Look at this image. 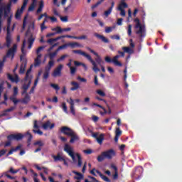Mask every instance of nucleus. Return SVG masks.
<instances>
[{"label":"nucleus","mask_w":182,"mask_h":182,"mask_svg":"<svg viewBox=\"0 0 182 182\" xmlns=\"http://www.w3.org/2000/svg\"><path fill=\"white\" fill-rule=\"evenodd\" d=\"M26 25H28V29L26 34L25 39L23 42V46L21 48L22 53H25V46H26V43L28 44V49H32V46L35 42V37H33V33L35 32H38V30L35 28V20L32 19V18L26 16L24 17L23 21V29L26 27Z\"/></svg>","instance_id":"f257e3e1"},{"label":"nucleus","mask_w":182,"mask_h":182,"mask_svg":"<svg viewBox=\"0 0 182 182\" xmlns=\"http://www.w3.org/2000/svg\"><path fill=\"white\" fill-rule=\"evenodd\" d=\"M64 150L66 151V153H68L69 156H70L74 163H76V161H77V166L79 167H82V156H80V154L75 153L73 151V147L70 146L68 144H65Z\"/></svg>","instance_id":"f03ea898"},{"label":"nucleus","mask_w":182,"mask_h":182,"mask_svg":"<svg viewBox=\"0 0 182 182\" xmlns=\"http://www.w3.org/2000/svg\"><path fill=\"white\" fill-rule=\"evenodd\" d=\"M116 156V152L113 149H109L108 151H105L102 152L100 156L97 157L98 161H103L105 159H108L110 160V159H113Z\"/></svg>","instance_id":"7ed1b4c3"},{"label":"nucleus","mask_w":182,"mask_h":182,"mask_svg":"<svg viewBox=\"0 0 182 182\" xmlns=\"http://www.w3.org/2000/svg\"><path fill=\"white\" fill-rule=\"evenodd\" d=\"M134 22L136 23V25L134 26V31L136 35H139V36L142 38V36H144V26L140 23V20H139V18H135Z\"/></svg>","instance_id":"20e7f679"},{"label":"nucleus","mask_w":182,"mask_h":182,"mask_svg":"<svg viewBox=\"0 0 182 182\" xmlns=\"http://www.w3.org/2000/svg\"><path fill=\"white\" fill-rule=\"evenodd\" d=\"M32 70V67L30 68L29 70H27L26 74V80H25V84L23 85V89L24 92L23 93H26V90L29 89V86L31 85V80H32V75H31V72Z\"/></svg>","instance_id":"39448f33"},{"label":"nucleus","mask_w":182,"mask_h":182,"mask_svg":"<svg viewBox=\"0 0 182 182\" xmlns=\"http://www.w3.org/2000/svg\"><path fill=\"white\" fill-rule=\"evenodd\" d=\"M25 136H28V140L31 141L32 140V134L29 133V132H27L24 135L22 134H14L11 135H9L8 136L9 140H21V139H23Z\"/></svg>","instance_id":"423d86ee"},{"label":"nucleus","mask_w":182,"mask_h":182,"mask_svg":"<svg viewBox=\"0 0 182 182\" xmlns=\"http://www.w3.org/2000/svg\"><path fill=\"white\" fill-rule=\"evenodd\" d=\"M46 48V46H41L36 50V53L37 57L35 58L34 66H39L42 63V53L41 52Z\"/></svg>","instance_id":"0eeeda50"},{"label":"nucleus","mask_w":182,"mask_h":182,"mask_svg":"<svg viewBox=\"0 0 182 182\" xmlns=\"http://www.w3.org/2000/svg\"><path fill=\"white\" fill-rule=\"evenodd\" d=\"M82 56L86 58L90 62V63H92V65L93 66L92 67V70H94L95 72H100V69H99V68H97V63H96V61H94L93 58H92L90 55L84 52V53L82 54Z\"/></svg>","instance_id":"6e6552de"},{"label":"nucleus","mask_w":182,"mask_h":182,"mask_svg":"<svg viewBox=\"0 0 182 182\" xmlns=\"http://www.w3.org/2000/svg\"><path fill=\"white\" fill-rule=\"evenodd\" d=\"M82 56L86 58L90 62V63H92V65L93 66L92 67V70H94L95 72H100V69H99V68H97V63H96V61H94L93 58H92L90 55L84 52V53L82 54Z\"/></svg>","instance_id":"1a4fd4ad"},{"label":"nucleus","mask_w":182,"mask_h":182,"mask_svg":"<svg viewBox=\"0 0 182 182\" xmlns=\"http://www.w3.org/2000/svg\"><path fill=\"white\" fill-rule=\"evenodd\" d=\"M41 121L35 120L33 122V133H35V134H39V136H42V134H43V132L39 129V127H41Z\"/></svg>","instance_id":"9d476101"},{"label":"nucleus","mask_w":182,"mask_h":182,"mask_svg":"<svg viewBox=\"0 0 182 182\" xmlns=\"http://www.w3.org/2000/svg\"><path fill=\"white\" fill-rule=\"evenodd\" d=\"M28 2H29V0H23L21 8L18 9L16 12V14H15L16 19H19L21 16H22V14H23V11H25V8H26V5H28Z\"/></svg>","instance_id":"9b49d317"},{"label":"nucleus","mask_w":182,"mask_h":182,"mask_svg":"<svg viewBox=\"0 0 182 182\" xmlns=\"http://www.w3.org/2000/svg\"><path fill=\"white\" fill-rule=\"evenodd\" d=\"M62 70H63V65L60 64L54 69L51 73V76L53 77H60L62 76Z\"/></svg>","instance_id":"f8f14e48"},{"label":"nucleus","mask_w":182,"mask_h":182,"mask_svg":"<svg viewBox=\"0 0 182 182\" xmlns=\"http://www.w3.org/2000/svg\"><path fill=\"white\" fill-rule=\"evenodd\" d=\"M18 93H19V90L17 87H14L13 89V95L10 97V100L13 102L14 105H18L21 102V100L16 99V96H18Z\"/></svg>","instance_id":"ddd939ff"},{"label":"nucleus","mask_w":182,"mask_h":182,"mask_svg":"<svg viewBox=\"0 0 182 182\" xmlns=\"http://www.w3.org/2000/svg\"><path fill=\"white\" fill-rule=\"evenodd\" d=\"M16 49H18V45L14 44L13 48H11L7 53H6V58H10L11 60L15 58V53H16Z\"/></svg>","instance_id":"4468645a"},{"label":"nucleus","mask_w":182,"mask_h":182,"mask_svg":"<svg viewBox=\"0 0 182 182\" xmlns=\"http://www.w3.org/2000/svg\"><path fill=\"white\" fill-rule=\"evenodd\" d=\"M92 136L96 139L99 144H102V143H103V140H105V134H103L94 133Z\"/></svg>","instance_id":"2eb2a0df"},{"label":"nucleus","mask_w":182,"mask_h":182,"mask_svg":"<svg viewBox=\"0 0 182 182\" xmlns=\"http://www.w3.org/2000/svg\"><path fill=\"white\" fill-rule=\"evenodd\" d=\"M67 102L70 105V109L72 114L75 116V114H76L75 111V100L70 97V99H67Z\"/></svg>","instance_id":"dca6fc26"},{"label":"nucleus","mask_w":182,"mask_h":182,"mask_svg":"<svg viewBox=\"0 0 182 182\" xmlns=\"http://www.w3.org/2000/svg\"><path fill=\"white\" fill-rule=\"evenodd\" d=\"M59 39H62L61 36L57 37L55 38H50L49 40L47 41V43H49L50 45H53L49 49H48V52H50V50H52V49H53V48H55V46H56V44H53L55 43V42H56L57 41H59Z\"/></svg>","instance_id":"f3484780"},{"label":"nucleus","mask_w":182,"mask_h":182,"mask_svg":"<svg viewBox=\"0 0 182 182\" xmlns=\"http://www.w3.org/2000/svg\"><path fill=\"white\" fill-rule=\"evenodd\" d=\"M61 133H63V134H66V136H73V132L70 128H68L67 127H63L60 129Z\"/></svg>","instance_id":"a211bd4d"},{"label":"nucleus","mask_w":182,"mask_h":182,"mask_svg":"<svg viewBox=\"0 0 182 182\" xmlns=\"http://www.w3.org/2000/svg\"><path fill=\"white\" fill-rule=\"evenodd\" d=\"M42 127L44 130H50L55 127V124L50 123V121H47L43 124Z\"/></svg>","instance_id":"6ab92c4d"},{"label":"nucleus","mask_w":182,"mask_h":182,"mask_svg":"<svg viewBox=\"0 0 182 182\" xmlns=\"http://www.w3.org/2000/svg\"><path fill=\"white\" fill-rule=\"evenodd\" d=\"M21 65L20 67V73H25V68H26V60L22 59V57H21Z\"/></svg>","instance_id":"aec40b11"},{"label":"nucleus","mask_w":182,"mask_h":182,"mask_svg":"<svg viewBox=\"0 0 182 182\" xmlns=\"http://www.w3.org/2000/svg\"><path fill=\"white\" fill-rule=\"evenodd\" d=\"M119 58H120V55H116L112 58V63H114V65H115V66H123L122 63L119 62Z\"/></svg>","instance_id":"412c9836"},{"label":"nucleus","mask_w":182,"mask_h":182,"mask_svg":"<svg viewBox=\"0 0 182 182\" xmlns=\"http://www.w3.org/2000/svg\"><path fill=\"white\" fill-rule=\"evenodd\" d=\"M92 105H93V106H97V107H100V109H102V110H103L104 112H100V114H102V116H104V114H107V113H108V114H110V113H112V111L110 110V109H109V111L107 112V111H106V109H105L104 107H102V105H97V104H96V103H93Z\"/></svg>","instance_id":"4be33fe9"},{"label":"nucleus","mask_w":182,"mask_h":182,"mask_svg":"<svg viewBox=\"0 0 182 182\" xmlns=\"http://www.w3.org/2000/svg\"><path fill=\"white\" fill-rule=\"evenodd\" d=\"M7 77L8 79H9V80H11V82H13L14 83H18V82H19V78L18 77V75H14V77H12V75H11V74H7Z\"/></svg>","instance_id":"5701e85b"},{"label":"nucleus","mask_w":182,"mask_h":182,"mask_svg":"<svg viewBox=\"0 0 182 182\" xmlns=\"http://www.w3.org/2000/svg\"><path fill=\"white\" fill-rule=\"evenodd\" d=\"M68 46L72 48V49H75V48H83V46L77 42L68 43Z\"/></svg>","instance_id":"b1692460"},{"label":"nucleus","mask_w":182,"mask_h":182,"mask_svg":"<svg viewBox=\"0 0 182 182\" xmlns=\"http://www.w3.org/2000/svg\"><path fill=\"white\" fill-rule=\"evenodd\" d=\"M71 85H73V87L70 88V90L75 91L77 90L79 87H80V85L77 82L73 81L71 82Z\"/></svg>","instance_id":"393cba45"},{"label":"nucleus","mask_w":182,"mask_h":182,"mask_svg":"<svg viewBox=\"0 0 182 182\" xmlns=\"http://www.w3.org/2000/svg\"><path fill=\"white\" fill-rule=\"evenodd\" d=\"M71 139L70 140V143H75V141H77L79 140V136H77L75 132H73V135H70Z\"/></svg>","instance_id":"a878e982"},{"label":"nucleus","mask_w":182,"mask_h":182,"mask_svg":"<svg viewBox=\"0 0 182 182\" xmlns=\"http://www.w3.org/2000/svg\"><path fill=\"white\" fill-rule=\"evenodd\" d=\"M73 173L76 175V176L74 177V178H75V180L83 179V174H82L76 171H73Z\"/></svg>","instance_id":"bb28decb"},{"label":"nucleus","mask_w":182,"mask_h":182,"mask_svg":"<svg viewBox=\"0 0 182 182\" xmlns=\"http://www.w3.org/2000/svg\"><path fill=\"white\" fill-rule=\"evenodd\" d=\"M38 4V0H32V4L28 8V11H32L35 8H36V5Z\"/></svg>","instance_id":"cd10ccee"},{"label":"nucleus","mask_w":182,"mask_h":182,"mask_svg":"<svg viewBox=\"0 0 182 182\" xmlns=\"http://www.w3.org/2000/svg\"><path fill=\"white\" fill-rule=\"evenodd\" d=\"M43 6H45V4L43 3V1L41 0L39 2V6L38 9H37V14H41L43 9Z\"/></svg>","instance_id":"c85d7f7f"},{"label":"nucleus","mask_w":182,"mask_h":182,"mask_svg":"<svg viewBox=\"0 0 182 182\" xmlns=\"http://www.w3.org/2000/svg\"><path fill=\"white\" fill-rule=\"evenodd\" d=\"M124 52H125L126 53H129V55H132V53H134V50L133 48H130V47H123L122 48Z\"/></svg>","instance_id":"c756f323"},{"label":"nucleus","mask_w":182,"mask_h":182,"mask_svg":"<svg viewBox=\"0 0 182 182\" xmlns=\"http://www.w3.org/2000/svg\"><path fill=\"white\" fill-rule=\"evenodd\" d=\"M22 148V145H18L16 148L12 149L9 151L8 156L13 154L14 151H18L20 149Z\"/></svg>","instance_id":"7c9ffc66"},{"label":"nucleus","mask_w":182,"mask_h":182,"mask_svg":"<svg viewBox=\"0 0 182 182\" xmlns=\"http://www.w3.org/2000/svg\"><path fill=\"white\" fill-rule=\"evenodd\" d=\"M124 8H127V4H126L124 1H122L119 4L117 9L122 10V9H124Z\"/></svg>","instance_id":"2f4dec72"},{"label":"nucleus","mask_w":182,"mask_h":182,"mask_svg":"<svg viewBox=\"0 0 182 182\" xmlns=\"http://www.w3.org/2000/svg\"><path fill=\"white\" fill-rule=\"evenodd\" d=\"M51 31L55 32V33H62V32H63L62 28H60V27H59V26L53 28L51 29Z\"/></svg>","instance_id":"473e14b6"},{"label":"nucleus","mask_w":182,"mask_h":182,"mask_svg":"<svg viewBox=\"0 0 182 182\" xmlns=\"http://www.w3.org/2000/svg\"><path fill=\"white\" fill-rule=\"evenodd\" d=\"M97 58L95 59V61L97 62V63H98L100 65V66H102V58L100 57V55H99V54L97 53V55H95Z\"/></svg>","instance_id":"72a5a7b5"},{"label":"nucleus","mask_w":182,"mask_h":182,"mask_svg":"<svg viewBox=\"0 0 182 182\" xmlns=\"http://www.w3.org/2000/svg\"><path fill=\"white\" fill-rule=\"evenodd\" d=\"M90 173L92 174V176H100V174H102V173H100V171H99L98 170L96 169H92V171H90Z\"/></svg>","instance_id":"f704fd0d"},{"label":"nucleus","mask_w":182,"mask_h":182,"mask_svg":"<svg viewBox=\"0 0 182 182\" xmlns=\"http://www.w3.org/2000/svg\"><path fill=\"white\" fill-rule=\"evenodd\" d=\"M30 101H31V97L28 94H26V97L22 100V102L23 103H29Z\"/></svg>","instance_id":"c9c22d12"},{"label":"nucleus","mask_w":182,"mask_h":182,"mask_svg":"<svg viewBox=\"0 0 182 182\" xmlns=\"http://www.w3.org/2000/svg\"><path fill=\"white\" fill-rule=\"evenodd\" d=\"M65 11L67 13L73 12V8H72V4H70L67 7H65Z\"/></svg>","instance_id":"e433bc0d"},{"label":"nucleus","mask_w":182,"mask_h":182,"mask_svg":"<svg viewBox=\"0 0 182 182\" xmlns=\"http://www.w3.org/2000/svg\"><path fill=\"white\" fill-rule=\"evenodd\" d=\"M58 50H56L54 53H50L49 54V58L50 59V60H53V58L58 55Z\"/></svg>","instance_id":"4c0bfd02"},{"label":"nucleus","mask_w":182,"mask_h":182,"mask_svg":"<svg viewBox=\"0 0 182 182\" xmlns=\"http://www.w3.org/2000/svg\"><path fill=\"white\" fill-rule=\"evenodd\" d=\"M55 65V62L51 60L48 62V67L46 68L48 70H50L52 69L53 66Z\"/></svg>","instance_id":"58836bf2"},{"label":"nucleus","mask_w":182,"mask_h":182,"mask_svg":"<svg viewBox=\"0 0 182 182\" xmlns=\"http://www.w3.org/2000/svg\"><path fill=\"white\" fill-rule=\"evenodd\" d=\"M121 135H122V130H120V128L119 127L116 128L115 136L120 137Z\"/></svg>","instance_id":"ea45409f"},{"label":"nucleus","mask_w":182,"mask_h":182,"mask_svg":"<svg viewBox=\"0 0 182 182\" xmlns=\"http://www.w3.org/2000/svg\"><path fill=\"white\" fill-rule=\"evenodd\" d=\"M68 46H69V43L64 44V45L58 47V48L56 50H57V52H59V50H62V49H66V48H68Z\"/></svg>","instance_id":"a19ab883"},{"label":"nucleus","mask_w":182,"mask_h":182,"mask_svg":"<svg viewBox=\"0 0 182 182\" xmlns=\"http://www.w3.org/2000/svg\"><path fill=\"white\" fill-rule=\"evenodd\" d=\"M38 82H39V77H38L35 82H34V87H33L30 91V93H33V90H35V87H36V85H38Z\"/></svg>","instance_id":"79ce46f5"},{"label":"nucleus","mask_w":182,"mask_h":182,"mask_svg":"<svg viewBox=\"0 0 182 182\" xmlns=\"http://www.w3.org/2000/svg\"><path fill=\"white\" fill-rule=\"evenodd\" d=\"M53 158L54 159L55 161H62L63 160V158H62L60 156L58 155L56 156H53Z\"/></svg>","instance_id":"37998d69"},{"label":"nucleus","mask_w":182,"mask_h":182,"mask_svg":"<svg viewBox=\"0 0 182 182\" xmlns=\"http://www.w3.org/2000/svg\"><path fill=\"white\" fill-rule=\"evenodd\" d=\"M97 95H99L100 96H102V97H105V96H106V93H105V92H103V90H97Z\"/></svg>","instance_id":"c03bdc74"},{"label":"nucleus","mask_w":182,"mask_h":182,"mask_svg":"<svg viewBox=\"0 0 182 182\" xmlns=\"http://www.w3.org/2000/svg\"><path fill=\"white\" fill-rule=\"evenodd\" d=\"M60 19L62 22H68L69 21V17L60 16Z\"/></svg>","instance_id":"a18cd8bd"},{"label":"nucleus","mask_w":182,"mask_h":182,"mask_svg":"<svg viewBox=\"0 0 182 182\" xmlns=\"http://www.w3.org/2000/svg\"><path fill=\"white\" fill-rule=\"evenodd\" d=\"M73 53H77V55H82V56H83V53H85V52L81 50H73Z\"/></svg>","instance_id":"49530a36"},{"label":"nucleus","mask_w":182,"mask_h":182,"mask_svg":"<svg viewBox=\"0 0 182 182\" xmlns=\"http://www.w3.org/2000/svg\"><path fill=\"white\" fill-rule=\"evenodd\" d=\"M50 70H48V69H46V72L44 73L43 74V79H48V77H49V72Z\"/></svg>","instance_id":"de8ad7c7"},{"label":"nucleus","mask_w":182,"mask_h":182,"mask_svg":"<svg viewBox=\"0 0 182 182\" xmlns=\"http://www.w3.org/2000/svg\"><path fill=\"white\" fill-rule=\"evenodd\" d=\"M63 38H70V39H77V36H69V35H65V36H61V39Z\"/></svg>","instance_id":"09e8293b"},{"label":"nucleus","mask_w":182,"mask_h":182,"mask_svg":"<svg viewBox=\"0 0 182 182\" xmlns=\"http://www.w3.org/2000/svg\"><path fill=\"white\" fill-rule=\"evenodd\" d=\"M43 141H37L34 143L35 146H38V147H42L43 146Z\"/></svg>","instance_id":"8fccbe9b"},{"label":"nucleus","mask_w":182,"mask_h":182,"mask_svg":"<svg viewBox=\"0 0 182 182\" xmlns=\"http://www.w3.org/2000/svg\"><path fill=\"white\" fill-rule=\"evenodd\" d=\"M61 107L65 113H68V107L66 106V103L63 102Z\"/></svg>","instance_id":"3c124183"},{"label":"nucleus","mask_w":182,"mask_h":182,"mask_svg":"<svg viewBox=\"0 0 182 182\" xmlns=\"http://www.w3.org/2000/svg\"><path fill=\"white\" fill-rule=\"evenodd\" d=\"M31 173L33 174L34 177H33V181L34 182H39V179H38V173L33 172V171H31Z\"/></svg>","instance_id":"603ef678"},{"label":"nucleus","mask_w":182,"mask_h":182,"mask_svg":"<svg viewBox=\"0 0 182 182\" xmlns=\"http://www.w3.org/2000/svg\"><path fill=\"white\" fill-rule=\"evenodd\" d=\"M100 177H101V178L102 180H104V181H107V182H110V180L109 179V178H107V176H105L103 174H100Z\"/></svg>","instance_id":"864d4df0"},{"label":"nucleus","mask_w":182,"mask_h":182,"mask_svg":"<svg viewBox=\"0 0 182 182\" xmlns=\"http://www.w3.org/2000/svg\"><path fill=\"white\" fill-rule=\"evenodd\" d=\"M68 58V55H64L60 57L58 59H57V62H62L63 60H65Z\"/></svg>","instance_id":"5fc2aeb1"},{"label":"nucleus","mask_w":182,"mask_h":182,"mask_svg":"<svg viewBox=\"0 0 182 182\" xmlns=\"http://www.w3.org/2000/svg\"><path fill=\"white\" fill-rule=\"evenodd\" d=\"M114 29V27H106L105 32L106 33H110Z\"/></svg>","instance_id":"6e6d98bb"},{"label":"nucleus","mask_w":182,"mask_h":182,"mask_svg":"<svg viewBox=\"0 0 182 182\" xmlns=\"http://www.w3.org/2000/svg\"><path fill=\"white\" fill-rule=\"evenodd\" d=\"M112 11H113V9L112 8H109L107 11H106L105 12V16H109L111 14H112Z\"/></svg>","instance_id":"4d7b16f0"},{"label":"nucleus","mask_w":182,"mask_h":182,"mask_svg":"<svg viewBox=\"0 0 182 182\" xmlns=\"http://www.w3.org/2000/svg\"><path fill=\"white\" fill-rule=\"evenodd\" d=\"M127 33H128L129 36H132V25L131 24L128 25Z\"/></svg>","instance_id":"13d9d810"},{"label":"nucleus","mask_w":182,"mask_h":182,"mask_svg":"<svg viewBox=\"0 0 182 182\" xmlns=\"http://www.w3.org/2000/svg\"><path fill=\"white\" fill-rule=\"evenodd\" d=\"M70 70L71 75H75V73H76V68L75 67H70Z\"/></svg>","instance_id":"bf43d9fd"},{"label":"nucleus","mask_w":182,"mask_h":182,"mask_svg":"<svg viewBox=\"0 0 182 182\" xmlns=\"http://www.w3.org/2000/svg\"><path fill=\"white\" fill-rule=\"evenodd\" d=\"M83 153H85V154H92L93 151L92 149H85L83 151Z\"/></svg>","instance_id":"052dcab7"},{"label":"nucleus","mask_w":182,"mask_h":182,"mask_svg":"<svg viewBox=\"0 0 182 182\" xmlns=\"http://www.w3.org/2000/svg\"><path fill=\"white\" fill-rule=\"evenodd\" d=\"M117 24L119 26H122L123 25V18H118L117 21Z\"/></svg>","instance_id":"680f3d73"},{"label":"nucleus","mask_w":182,"mask_h":182,"mask_svg":"<svg viewBox=\"0 0 182 182\" xmlns=\"http://www.w3.org/2000/svg\"><path fill=\"white\" fill-rule=\"evenodd\" d=\"M50 86L55 90H59V85H58L56 84H50Z\"/></svg>","instance_id":"e2e57ef3"},{"label":"nucleus","mask_w":182,"mask_h":182,"mask_svg":"<svg viewBox=\"0 0 182 182\" xmlns=\"http://www.w3.org/2000/svg\"><path fill=\"white\" fill-rule=\"evenodd\" d=\"M19 170H14V168H11L9 169V173H11L12 174H16Z\"/></svg>","instance_id":"0e129e2a"},{"label":"nucleus","mask_w":182,"mask_h":182,"mask_svg":"<svg viewBox=\"0 0 182 182\" xmlns=\"http://www.w3.org/2000/svg\"><path fill=\"white\" fill-rule=\"evenodd\" d=\"M112 39H116L117 41H120V36L119 35H114L111 36Z\"/></svg>","instance_id":"69168bd1"},{"label":"nucleus","mask_w":182,"mask_h":182,"mask_svg":"<svg viewBox=\"0 0 182 182\" xmlns=\"http://www.w3.org/2000/svg\"><path fill=\"white\" fill-rule=\"evenodd\" d=\"M77 80H80V82H83L84 83H86V82H87L86 79L82 78V77H77Z\"/></svg>","instance_id":"338daca9"},{"label":"nucleus","mask_w":182,"mask_h":182,"mask_svg":"<svg viewBox=\"0 0 182 182\" xmlns=\"http://www.w3.org/2000/svg\"><path fill=\"white\" fill-rule=\"evenodd\" d=\"M48 19H50L51 21V22H56L58 21V19L56 18V17H52V16H50L48 17Z\"/></svg>","instance_id":"774afa93"}]
</instances>
